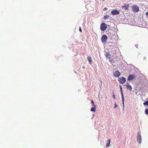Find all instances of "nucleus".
Listing matches in <instances>:
<instances>
[{"label": "nucleus", "mask_w": 148, "mask_h": 148, "mask_svg": "<svg viewBox=\"0 0 148 148\" xmlns=\"http://www.w3.org/2000/svg\"><path fill=\"white\" fill-rule=\"evenodd\" d=\"M107 28V26L104 23H102L101 25L100 29L102 31H105Z\"/></svg>", "instance_id": "f257e3e1"}, {"label": "nucleus", "mask_w": 148, "mask_h": 148, "mask_svg": "<svg viewBox=\"0 0 148 148\" xmlns=\"http://www.w3.org/2000/svg\"><path fill=\"white\" fill-rule=\"evenodd\" d=\"M118 81L122 84H123L126 82L125 78L124 77H121L118 78Z\"/></svg>", "instance_id": "f03ea898"}, {"label": "nucleus", "mask_w": 148, "mask_h": 148, "mask_svg": "<svg viewBox=\"0 0 148 148\" xmlns=\"http://www.w3.org/2000/svg\"><path fill=\"white\" fill-rule=\"evenodd\" d=\"M108 39V37L106 35H103L101 38V40L102 42H104L106 41Z\"/></svg>", "instance_id": "7ed1b4c3"}, {"label": "nucleus", "mask_w": 148, "mask_h": 148, "mask_svg": "<svg viewBox=\"0 0 148 148\" xmlns=\"http://www.w3.org/2000/svg\"><path fill=\"white\" fill-rule=\"evenodd\" d=\"M137 141L140 144H141V138L140 134L138 133L137 134Z\"/></svg>", "instance_id": "20e7f679"}, {"label": "nucleus", "mask_w": 148, "mask_h": 148, "mask_svg": "<svg viewBox=\"0 0 148 148\" xmlns=\"http://www.w3.org/2000/svg\"><path fill=\"white\" fill-rule=\"evenodd\" d=\"M133 10L135 12H137L139 11L138 7L136 5H134L132 6Z\"/></svg>", "instance_id": "39448f33"}, {"label": "nucleus", "mask_w": 148, "mask_h": 148, "mask_svg": "<svg viewBox=\"0 0 148 148\" xmlns=\"http://www.w3.org/2000/svg\"><path fill=\"white\" fill-rule=\"evenodd\" d=\"M135 78V76L134 75H130L128 76L127 79L129 81H132Z\"/></svg>", "instance_id": "423d86ee"}, {"label": "nucleus", "mask_w": 148, "mask_h": 148, "mask_svg": "<svg viewBox=\"0 0 148 148\" xmlns=\"http://www.w3.org/2000/svg\"><path fill=\"white\" fill-rule=\"evenodd\" d=\"M121 75V73L119 71H116L114 74V76L116 77H118L119 76Z\"/></svg>", "instance_id": "0eeeda50"}, {"label": "nucleus", "mask_w": 148, "mask_h": 148, "mask_svg": "<svg viewBox=\"0 0 148 148\" xmlns=\"http://www.w3.org/2000/svg\"><path fill=\"white\" fill-rule=\"evenodd\" d=\"M111 13L112 14L115 15L119 14V12L117 10H112L111 11Z\"/></svg>", "instance_id": "6e6552de"}, {"label": "nucleus", "mask_w": 148, "mask_h": 148, "mask_svg": "<svg viewBox=\"0 0 148 148\" xmlns=\"http://www.w3.org/2000/svg\"><path fill=\"white\" fill-rule=\"evenodd\" d=\"M126 88L127 90H132V87L129 83H127L126 84Z\"/></svg>", "instance_id": "1a4fd4ad"}, {"label": "nucleus", "mask_w": 148, "mask_h": 148, "mask_svg": "<svg viewBox=\"0 0 148 148\" xmlns=\"http://www.w3.org/2000/svg\"><path fill=\"white\" fill-rule=\"evenodd\" d=\"M129 7V5L128 4H125L124 5L122 6V8L125 9L126 10H127Z\"/></svg>", "instance_id": "9d476101"}, {"label": "nucleus", "mask_w": 148, "mask_h": 148, "mask_svg": "<svg viewBox=\"0 0 148 148\" xmlns=\"http://www.w3.org/2000/svg\"><path fill=\"white\" fill-rule=\"evenodd\" d=\"M106 58L109 59L111 57V55L108 52H107L106 53Z\"/></svg>", "instance_id": "9b49d317"}, {"label": "nucleus", "mask_w": 148, "mask_h": 148, "mask_svg": "<svg viewBox=\"0 0 148 148\" xmlns=\"http://www.w3.org/2000/svg\"><path fill=\"white\" fill-rule=\"evenodd\" d=\"M121 95L122 103H123V105H124V96H123V91H121Z\"/></svg>", "instance_id": "f8f14e48"}, {"label": "nucleus", "mask_w": 148, "mask_h": 148, "mask_svg": "<svg viewBox=\"0 0 148 148\" xmlns=\"http://www.w3.org/2000/svg\"><path fill=\"white\" fill-rule=\"evenodd\" d=\"M87 59L89 61V63L90 64H91L92 63V59L91 56H88L87 57Z\"/></svg>", "instance_id": "ddd939ff"}, {"label": "nucleus", "mask_w": 148, "mask_h": 148, "mask_svg": "<svg viewBox=\"0 0 148 148\" xmlns=\"http://www.w3.org/2000/svg\"><path fill=\"white\" fill-rule=\"evenodd\" d=\"M94 107H92L91 108V111L95 112L96 111V106L95 104H94Z\"/></svg>", "instance_id": "4468645a"}, {"label": "nucleus", "mask_w": 148, "mask_h": 148, "mask_svg": "<svg viewBox=\"0 0 148 148\" xmlns=\"http://www.w3.org/2000/svg\"><path fill=\"white\" fill-rule=\"evenodd\" d=\"M110 139H108V140L107 141V143L106 145V147H108L110 146Z\"/></svg>", "instance_id": "2eb2a0df"}, {"label": "nucleus", "mask_w": 148, "mask_h": 148, "mask_svg": "<svg viewBox=\"0 0 148 148\" xmlns=\"http://www.w3.org/2000/svg\"><path fill=\"white\" fill-rule=\"evenodd\" d=\"M143 104L144 105H148V100L147 101L145 102H144L143 103Z\"/></svg>", "instance_id": "dca6fc26"}, {"label": "nucleus", "mask_w": 148, "mask_h": 148, "mask_svg": "<svg viewBox=\"0 0 148 148\" xmlns=\"http://www.w3.org/2000/svg\"><path fill=\"white\" fill-rule=\"evenodd\" d=\"M145 114H148V109H146L145 110Z\"/></svg>", "instance_id": "f3484780"}, {"label": "nucleus", "mask_w": 148, "mask_h": 148, "mask_svg": "<svg viewBox=\"0 0 148 148\" xmlns=\"http://www.w3.org/2000/svg\"><path fill=\"white\" fill-rule=\"evenodd\" d=\"M109 17V16L108 15H106L104 16V18L105 19H106L108 18Z\"/></svg>", "instance_id": "a211bd4d"}, {"label": "nucleus", "mask_w": 148, "mask_h": 148, "mask_svg": "<svg viewBox=\"0 0 148 148\" xmlns=\"http://www.w3.org/2000/svg\"><path fill=\"white\" fill-rule=\"evenodd\" d=\"M120 91H123L122 86L121 85H120Z\"/></svg>", "instance_id": "6ab92c4d"}, {"label": "nucleus", "mask_w": 148, "mask_h": 148, "mask_svg": "<svg viewBox=\"0 0 148 148\" xmlns=\"http://www.w3.org/2000/svg\"><path fill=\"white\" fill-rule=\"evenodd\" d=\"M79 31L80 32H82V29H81V28L80 27H79Z\"/></svg>", "instance_id": "aec40b11"}, {"label": "nucleus", "mask_w": 148, "mask_h": 148, "mask_svg": "<svg viewBox=\"0 0 148 148\" xmlns=\"http://www.w3.org/2000/svg\"><path fill=\"white\" fill-rule=\"evenodd\" d=\"M113 98L114 99H115V98H116V97H115V95H114H114H113Z\"/></svg>", "instance_id": "412c9836"}, {"label": "nucleus", "mask_w": 148, "mask_h": 148, "mask_svg": "<svg viewBox=\"0 0 148 148\" xmlns=\"http://www.w3.org/2000/svg\"><path fill=\"white\" fill-rule=\"evenodd\" d=\"M91 103H92V104H93V105H94V104H94V101H93V100H92L91 101Z\"/></svg>", "instance_id": "4be33fe9"}, {"label": "nucleus", "mask_w": 148, "mask_h": 148, "mask_svg": "<svg viewBox=\"0 0 148 148\" xmlns=\"http://www.w3.org/2000/svg\"><path fill=\"white\" fill-rule=\"evenodd\" d=\"M117 105L116 104V103H115V104H114V108H116V107H117Z\"/></svg>", "instance_id": "5701e85b"}, {"label": "nucleus", "mask_w": 148, "mask_h": 148, "mask_svg": "<svg viewBox=\"0 0 148 148\" xmlns=\"http://www.w3.org/2000/svg\"><path fill=\"white\" fill-rule=\"evenodd\" d=\"M107 9V8H105L103 9V10H104V11H106V10Z\"/></svg>", "instance_id": "b1692460"}, {"label": "nucleus", "mask_w": 148, "mask_h": 148, "mask_svg": "<svg viewBox=\"0 0 148 148\" xmlns=\"http://www.w3.org/2000/svg\"><path fill=\"white\" fill-rule=\"evenodd\" d=\"M110 61L111 62H113L112 59L110 60Z\"/></svg>", "instance_id": "393cba45"}, {"label": "nucleus", "mask_w": 148, "mask_h": 148, "mask_svg": "<svg viewBox=\"0 0 148 148\" xmlns=\"http://www.w3.org/2000/svg\"><path fill=\"white\" fill-rule=\"evenodd\" d=\"M146 14L148 16V12H147L146 13Z\"/></svg>", "instance_id": "a878e982"}, {"label": "nucleus", "mask_w": 148, "mask_h": 148, "mask_svg": "<svg viewBox=\"0 0 148 148\" xmlns=\"http://www.w3.org/2000/svg\"><path fill=\"white\" fill-rule=\"evenodd\" d=\"M144 59H145V57H144Z\"/></svg>", "instance_id": "bb28decb"}]
</instances>
